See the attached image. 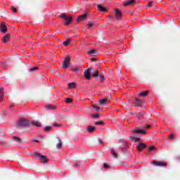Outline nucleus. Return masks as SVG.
Returning <instances> with one entry per match:
<instances>
[{"instance_id": "obj_1", "label": "nucleus", "mask_w": 180, "mask_h": 180, "mask_svg": "<svg viewBox=\"0 0 180 180\" xmlns=\"http://www.w3.org/2000/svg\"><path fill=\"white\" fill-rule=\"evenodd\" d=\"M25 127H30V122L26 118H22L16 123V128L22 130Z\"/></svg>"}, {"instance_id": "obj_2", "label": "nucleus", "mask_w": 180, "mask_h": 180, "mask_svg": "<svg viewBox=\"0 0 180 180\" xmlns=\"http://www.w3.org/2000/svg\"><path fill=\"white\" fill-rule=\"evenodd\" d=\"M59 18L63 19L64 20H66V22H65V26H68V25H70L71 22H72V17L71 15L68 17V15H67V13H61L59 15Z\"/></svg>"}, {"instance_id": "obj_3", "label": "nucleus", "mask_w": 180, "mask_h": 180, "mask_svg": "<svg viewBox=\"0 0 180 180\" xmlns=\"http://www.w3.org/2000/svg\"><path fill=\"white\" fill-rule=\"evenodd\" d=\"M34 155H35V157H37L38 158H39V160H41L42 164H47L49 162V159H47V157L42 155L37 152H34Z\"/></svg>"}, {"instance_id": "obj_4", "label": "nucleus", "mask_w": 180, "mask_h": 180, "mask_svg": "<svg viewBox=\"0 0 180 180\" xmlns=\"http://www.w3.org/2000/svg\"><path fill=\"white\" fill-rule=\"evenodd\" d=\"M134 108H146V103L139 98H135Z\"/></svg>"}, {"instance_id": "obj_5", "label": "nucleus", "mask_w": 180, "mask_h": 180, "mask_svg": "<svg viewBox=\"0 0 180 180\" xmlns=\"http://www.w3.org/2000/svg\"><path fill=\"white\" fill-rule=\"evenodd\" d=\"M13 139L14 141L18 143V144H22V143H26V139L25 138L20 139V137H18V136H13Z\"/></svg>"}, {"instance_id": "obj_6", "label": "nucleus", "mask_w": 180, "mask_h": 180, "mask_svg": "<svg viewBox=\"0 0 180 180\" xmlns=\"http://www.w3.org/2000/svg\"><path fill=\"white\" fill-rule=\"evenodd\" d=\"M153 165H155V167H167V163L164 162H158V161H153L152 162Z\"/></svg>"}, {"instance_id": "obj_7", "label": "nucleus", "mask_w": 180, "mask_h": 180, "mask_svg": "<svg viewBox=\"0 0 180 180\" xmlns=\"http://www.w3.org/2000/svg\"><path fill=\"white\" fill-rule=\"evenodd\" d=\"M70 61H71L70 56H66L63 64V68H67L70 65Z\"/></svg>"}, {"instance_id": "obj_8", "label": "nucleus", "mask_w": 180, "mask_h": 180, "mask_svg": "<svg viewBox=\"0 0 180 180\" xmlns=\"http://www.w3.org/2000/svg\"><path fill=\"white\" fill-rule=\"evenodd\" d=\"M87 18H88V14L85 13V14L79 15L76 20L77 22H81L82 20H86Z\"/></svg>"}, {"instance_id": "obj_9", "label": "nucleus", "mask_w": 180, "mask_h": 180, "mask_svg": "<svg viewBox=\"0 0 180 180\" xmlns=\"http://www.w3.org/2000/svg\"><path fill=\"white\" fill-rule=\"evenodd\" d=\"M84 78L89 80L91 79V69L88 68L84 70Z\"/></svg>"}, {"instance_id": "obj_10", "label": "nucleus", "mask_w": 180, "mask_h": 180, "mask_svg": "<svg viewBox=\"0 0 180 180\" xmlns=\"http://www.w3.org/2000/svg\"><path fill=\"white\" fill-rule=\"evenodd\" d=\"M146 145L144 143H139V144L136 146V150H138L139 151H143V150H144V148H146Z\"/></svg>"}, {"instance_id": "obj_11", "label": "nucleus", "mask_w": 180, "mask_h": 180, "mask_svg": "<svg viewBox=\"0 0 180 180\" xmlns=\"http://www.w3.org/2000/svg\"><path fill=\"white\" fill-rule=\"evenodd\" d=\"M0 30L1 33H6V32H8V28L6 27V25H5L4 22L1 23Z\"/></svg>"}, {"instance_id": "obj_12", "label": "nucleus", "mask_w": 180, "mask_h": 180, "mask_svg": "<svg viewBox=\"0 0 180 180\" xmlns=\"http://www.w3.org/2000/svg\"><path fill=\"white\" fill-rule=\"evenodd\" d=\"M30 126H35V127H41V122L39 121H32L30 122Z\"/></svg>"}, {"instance_id": "obj_13", "label": "nucleus", "mask_w": 180, "mask_h": 180, "mask_svg": "<svg viewBox=\"0 0 180 180\" xmlns=\"http://www.w3.org/2000/svg\"><path fill=\"white\" fill-rule=\"evenodd\" d=\"M97 9L100 12H108V9H106L105 7H103L101 4L97 5Z\"/></svg>"}, {"instance_id": "obj_14", "label": "nucleus", "mask_w": 180, "mask_h": 180, "mask_svg": "<svg viewBox=\"0 0 180 180\" xmlns=\"http://www.w3.org/2000/svg\"><path fill=\"white\" fill-rule=\"evenodd\" d=\"M115 18L116 19H122V11H120V10H115Z\"/></svg>"}, {"instance_id": "obj_15", "label": "nucleus", "mask_w": 180, "mask_h": 180, "mask_svg": "<svg viewBox=\"0 0 180 180\" xmlns=\"http://www.w3.org/2000/svg\"><path fill=\"white\" fill-rule=\"evenodd\" d=\"M133 132H134V133H136V134H146V131H144V130H143V129H139V128H137V129L133 130Z\"/></svg>"}, {"instance_id": "obj_16", "label": "nucleus", "mask_w": 180, "mask_h": 180, "mask_svg": "<svg viewBox=\"0 0 180 180\" xmlns=\"http://www.w3.org/2000/svg\"><path fill=\"white\" fill-rule=\"evenodd\" d=\"M11 39V34H6L2 39L3 43H8V40Z\"/></svg>"}, {"instance_id": "obj_17", "label": "nucleus", "mask_w": 180, "mask_h": 180, "mask_svg": "<svg viewBox=\"0 0 180 180\" xmlns=\"http://www.w3.org/2000/svg\"><path fill=\"white\" fill-rule=\"evenodd\" d=\"M87 54L89 57H95V56H96V51H95V49H91L87 53Z\"/></svg>"}, {"instance_id": "obj_18", "label": "nucleus", "mask_w": 180, "mask_h": 180, "mask_svg": "<svg viewBox=\"0 0 180 180\" xmlns=\"http://www.w3.org/2000/svg\"><path fill=\"white\" fill-rule=\"evenodd\" d=\"M96 128L92 125H89L88 127H87V130L89 133H94V131H95V129Z\"/></svg>"}, {"instance_id": "obj_19", "label": "nucleus", "mask_w": 180, "mask_h": 180, "mask_svg": "<svg viewBox=\"0 0 180 180\" xmlns=\"http://www.w3.org/2000/svg\"><path fill=\"white\" fill-rule=\"evenodd\" d=\"M110 153L111 155H112L114 158H117V152L116 151V150L110 149Z\"/></svg>"}, {"instance_id": "obj_20", "label": "nucleus", "mask_w": 180, "mask_h": 180, "mask_svg": "<svg viewBox=\"0 0 180 180\" xmlns=\"http://www.w3.org/2000/svg\"><path fill=\"white\" fill-rule=\"evenodd\" d=\"M150 91H142L139 94V96H141L142 98H144L145 96H147Z\"/></svg>"}, {"instance_id": "obj_21", "label": "nucleus", "mask_w": 180, "mask_h": 180, "mask_svg": "<svg viewBox=\"0 0 180 180\" xmlns=\"http://www.w3.org/2000/svg\"><path fill=\"white\" fill-rule=\"evenodd\" d=\"M107 103H108V99H106V98L101 99L99 101V105H101V106H103L104 105H106Z\"/></svg>"}, {"instance_id": "obj_22", "label": "nucleus", "mask_w": 180, "mask_h": 180, "mask_svg": "<svg viewBox=\"0 0 180 180\" xmlns=\"http://www.w3.org/2000/svg\"><path fill=\"white\" fill-rule=\"evenodd\" d=\"M136 2V0H129L124 4V6H129L130 5H133L134 3Z\"/></svg>"}, {"instance_id": "obj_23", "label": "nucleus", "mask_w": 180, "mask_h": 180, "mask_svg": "<svg viewBox=\"0 0 180 180\" xmlns=\"http://www.w3.org/2000/svg\"><path fill=\"white\" fill-rule=\"evenodd\" d=\"M4 88H0V102H2V101H4L3 98H4Z\"/></svg>"}, {"instance_id": "obj_24", "label": "nucleus", "mask_w": 180, "mask_h": 180, "mask_svg": "<svg viewBox=\"0 0 180 180\" xmlns=\"http://www.w3.org/2000/svg\"><path fill=\"white\" fill-rule=\"evenodd\" d=\"M61 147H63V141H61V139H58V143L56 145V148H58V150H60Z\"/></svg>"}, {"instance_id": "obj_25", "label": "nucleus", "mask_w": 180, "mask_h": 180, "mask_svg": "<svg viewBox=\"0 0 180 180\" xmlns=\"http://www.w3.org/2000/svg\"><path fill=\"white\" fill-rule=\"evenodd\" d=\"M37 70H39V67L34 66V67L29 69V72H34V71H37Z\"/></svg>"}, {"instance_id": "obj_26", "label": "nucleus", "mask_w": 180, "mask_h": 180, "mask_svg": "<svg viewBox=\"0 0 180 180\" xmlns=\"http://www.w3.org/2000/svg\"><path fill=\"white\" fill-rule=\"evenodd\" d=\"M129 139L132 140V141H140V138L136 136H130Z\"/></svg>"}, {"instance_id": "obj_27", "label": "nucleus", "mask_w": 180, "mask_h": 180, "mask_svg": "<svg viewBox=\"0 0 180 180\" xmlns=\"http://www.w3.org/2000/svg\"><path fill=\"white\" fill-rule=\"evenodd\" d=\"M71 42V39H68L66 41H65L63 44V46H68V44H70V43Z\"/></svg>"}, {"instance_id": "obj_28", "label": "nucleus", "mask_w": 180, "mask_h": 180, "mask_svg": "<svg viewBox=\"0 0 180 180\" xmlns=\"http://www.w3.org/2000/svg\"><path fill=\"white\" fill-rule=\"evenodd\" d=\"M75 82H71V83H69L68 84V86L70 89H72V88H75Z\"/></svg>"}, {"instance_id": "obj_29", "label": "nucleus", "mask_w": 180, "mask_h": 180, "mask_svg": "<svg viewBox=\"0 0 180 180\" xmlns=\"http://www.w3.org/2000/svg\"><path fill=\"white\" fill-rule=\"evenodd\" d=\"M92 77H94V78H96V77H98V75H99V73L98 72V70H95L92 74H91Z\"/></svg>"}, {"instance_id": "obj_30", "label": "nucleus", "mask_w": 180, "mask_h": 180, "mask_svg": "<svg viewBox=\"0 0 180 180\" xmlns=\"http://www.w3.org/2000/svg\"><path fill=\"white\" fill-rule=\"evenodd\" d=\"M53 126L54 127H61L63 125H61V124H60L58 122H53Z\"/></svg>"}, {"instance_id": "obj_31", "label": "nucleus", "mask_w": 180, "mask_h": 180, "mask_svg": "<svg viewBox=\"0 0 180 180\" xmlns=\"http://www.w3.org/2000/svg\"><path fill=\"white\" fill-rule=\"evenodd\" d=\"M46 109H51V110H54V109H56V107L53 106V105H46Z\"/></svg>"}, {"instance_id": "obj_32", "label": "nucleus", "mask_w": 180, "mask_h": 180, "mask_svg": "<svg viewBox=\"0 0 180 180\" xmlns=\"http://www.w3.org/2000/svg\"><path fill=\"white\" fill-rule=\"evenodd\" d=\"M95 124H96L97 126H102V125L105 124V122H102V121L96 122Z\"/></svg>"}, {"instance_id": "obj_33", "label": "nucleus", "mask_w": 180, "mask_h": 180, "mask_svg": "<svg viewBox=\"0 0 180 180\" xmlns=\"http://www.w3.org/2000/svg\"><path fill=\"white\" fill-rule=\"evenodd\" d=\"M65 103H72V99L70 98H67L65 100Z\"/></svg>"}, {"instance_id": "obj_34", "label": "nucleus", "mask_w": 180, "mask_h": 180, "mask_svg": "<svg viewBox=\"0 0 180 180\" xmlns=\"http://www.w3.org/2000/svg\"><path fill=\"white\" fill-rule=\"evenodd\" d=\"M99 77L101 82H103L105 81V76H103V75H100Z\"/></svg>"}, {"instance_id": "obj_35", "label": "nucleus", "mask_w": 180, "mask_h": 180, "mask_svg": "<svg viewBox=\"0 0 180 180\" xmlns=\"http://www.w3.org/2000/svg\"><path fill=\"white\" fill-rule=\"evenodd\" d=\"M50 130H51V127L50 126L45 127L44 131H50Z\"/></svg>"}, {"instance_id": "obj_36", "label": "nucleus", "mask_w": 180, "mask_h": 180, "mask_svg": "<svg viewBox=\"0 0 180 180\" xmlns=\"http://www.w3.org/2000/svg\"><path fill=\"white\" fill-rule=\"evenodd\" d=\"M155 146H150L149 147V151H154V150H155Z\"/></svg>"}, {"instance_id": "obj_37", "label": "nucleus", "mask_w": 180, "mask_h": 180, "mask_svg": "<svg viewBox=\"0 0 180 180\" xmlns=\"http://www.w3.org/2000/svg\"><path fill=\"white\" fill-rule=\"evenodd\" d=\"M87 26H88V27H92V26H94V22L93 21H89Z\"/></svg>"}, {"instance_id": "obj_38", "label": "nucleus", "mask_w": 180, "mask_h": 180, "mask_svg": "<svg viewBox=\"0 0 180 180\" xmlns=\"http://www.w3.org/2000/svg\"><path fill=\"white\" fill-rule=\"evenodd\" d=\"M91 116V117H94L96 119H98L100 117V115L98 114H96V115L93 114Z\"/></svg>"}, {"instance_id": "obj_39", "label": "nucleus", "mask_w": 180, "mask_h": 180, "mask_svg": "<svg viewBox=\"0 0 180 180\" xmlns=\"http://www.w3.org/2000/svg\"><path fill=\"white\" fill-rule=\"evenodd\" d=\"M11 11L14 13H16V12H18V9H16V8H15L14 6L11 7Z\"/></svg>"}, {"instance_id": "obj_40", "label": "nucleus", "mask_w": 180, "mask_h": 180, "mask_svg": "<svg viewBox=\"0 0 180 180\" xmlns=\"http://www.w3.org/2000/svg\"><path fill=\"white\" fill-rule=\"evenodd\" d=\"M90 60L92 61L93 63H95V62L98 61V58H91Z\"/></svg>"}, {"instance_id": "obj_41", "label": "nucleus", "mask_w": 180, "mask_h": 180, "mask_svg": "<svg viewBox=\"0 0 180 180\" xmlns=\"http://www.w3.org/2000/svg\"><path fill=\"white\" fill-rule=\"evenodd\" d=\"M153 4H154V3H153V1H150V2L148 3V4L147 5V7H148V8H151V6H153Z\"/></svg>"}, {"instance_id": "obj_42", "label": "nucleus", "mask_w": 180, "mask_h": 180, "mask_svg": "<svg viewBox=\"0 0 180 180\" xmlns=\"http://www.w3.org/2000/svg\"><path fill=\"white\" fill-rule=\"evenodd\" d=\"M71 70L74 71V72H77V71H79V68H72Z\"/></svg>"}, {"instance_id": "obj_43", "label": "nucleus", "mask_w": 180, "mask_h": 180, "mask_svg": "<svg viewBox=\"0 0 180 180\" xmlns=\"http://www.w3.org/2000/svg\"><path fill=\"white\" fill-rule=\"evenodd\" d=\"M2 67H3V68H6V67H8V63L4 62Z\"/></svg>"}, {"instance_id": "obj_44", "label": "nucleus", "mask_w": 180, "mask_h": 180, "mask_svg": "<svg viewBox=\"0 0 180 180\" xmlns=\"http://www.w3.org/2000/svg\"><path fill=\"white\" fill-rule=\"evenodd\" d=\"M143 112H139V115L138 116V119H141V117H143Z\"/></svg>"}, {"instance_id": "obj_45", "label": "nucleus", "mask_w": 180, "mask_h": 180, "mask_svg": "<svg viewBox=\"0 0 180 180\" xmlns=\"http://www.w3.org/2000/svg\"><path fill=\"white\" fill-rule=\"evenodd\" d=\"M93 109H95L97 112H99V108H98L95 105H93Z\"/></svg>"}, {"instance_id": "obj_46", "label": "nucleus", "mask_w": 180, "mask_h": 180, "mask_svg": "<svg viewBox=\"0 0 180 180\" xmlns=\"http://www.w3.org/2000/svg\"><path fill=\"white\" fill-rule=\"evenodd\" d=\"M174 134H170V136H169V139H174Z\"/></svg>"}, {"instance_id": "obj_47", "label": "nucleus", "mask_w": 180, "mask_h": 180, "mask_svg": "<svg viewBox=\"0 0 180 180\" xmlns=\"http://www.w3.org/2000/svg\"><path fill=\"white\" fill-rule=\"evenodd\" d=\"M151 127V125L146 124L145 128L146 129H150Z\"/></svg>"}, {"instance_id": "obj_48", "label": "nucleus", "mask_w": 180, "mask_h": 180, "mask_svg": "<svg viewBox=\"0 0 180 180\" xmlns=\"http://www.w3.org/2000/svg\"><path fill=\"white\" fill-rule=\"evenodd\" d=\"M98 141L100 143V144H103V141H102V140L98 139Z\"/></svg>"}, {"instance_id": "obj_49", "label": "nucleus", "mask_w": 180, "mask_h": 180, "mask_svg": "<svg viewBox=\"0 0 180 180\" xmlns=\"http://www.w3.org/2000/svg\"><path fill=\"white\" fill-rule=\"evenodd\" d=\"M107 18H109V19H113V16L110 15H108L107 16Z\"/></svg>"}, {"instance_id": "obj_50", "label": "nucleus", "mask_w": 180, "mask_h": 180, "mask_svg": "<svg viewBox=\"0 0 180 180\" xmlns=\"http://www.w3.org/2000/svg\"><path fill=\"white\" fill-rule=\"evenodd\" d=\"M103 167H104V168H108L109 166L107 164H104Z\"/></svg>"}, {"instance_id": "obj_51", "label": "nucleus", "mask_w": 180, "mask_h": 180, "mask_svg": "<svg viewBox=\"0 0 180 180\" xmlns=\"http://www.w3.org/2000/svg\"><path fill=\"white\" fill-rule=\"evenodd\" d=\"M33 141H34V143H39V140H37V139H34Z\"/></svg>"}, {"instance_id": "obj_52", "label": "nucleus", "mask_w": 180, "mask_h": 180, "mask_svg": "<svg viewBox=\"0 0 180 180\" xmlns=\"http://www.w3.org/2000/svg\"><path fill=\"white\" fill-rule=\"evenodd\" d=\"M10 108H13V105H10Z\"/></svg>"}, {"instance_id": "obj_53", "label": "nucleus", "mask_w": 180, "mask_h": 180, "mask_svg": "<svg viewBox=\"0 0 180 180\" xmlns=\"http://www.w3.org/2000/svg\"><path fill=\"white\" fill-rule=\"evenodd\" d=\"M131 115H134V112H131Z\"/></svg>"}]
</instances>
